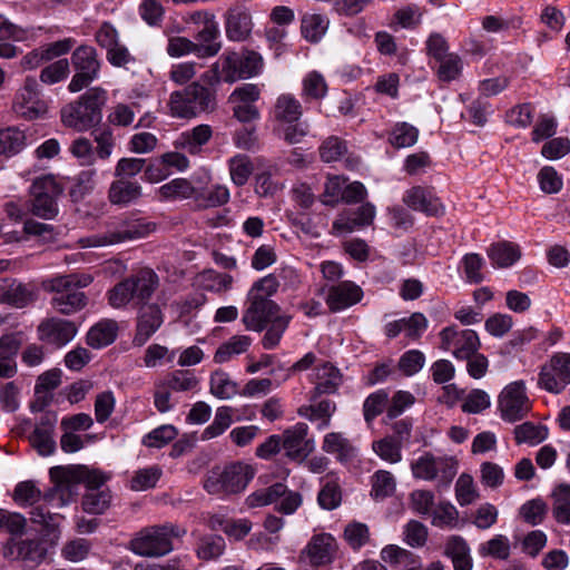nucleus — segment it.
<instances>
[{
  "mask_svg": "<svg viewBox=\"0 0 570 570\" xmlns=\"http://www.w3.org/2000/svg\"><path fill=\"white\" fill-rule=\"evenodd\" d=\"M50 478L53 488L48 491L43 499L47 502L59 501V505L68 504L77 494V485L85 483L87 491L105 490L102 488L108 476L102 472L89 469L85 465L55 466L50 469Z\"/></svg>",
  "mask_w": 570,
  "mask_h": 570,
  "instance_id": "nucleus-1",
  "label": "nucleus"
},
{
  "mask_svg": "<svg viewBox=\"0 0 570 570\" xmlns=\"http://www.w3.org/2000/svg\"><path fill=\"white\" fill-rule=\"evenodd\" d=\"M107 92L100 87L88 89L78 100L67 104L60 111L63 126L82 132L98 125L102 118V107Z\"/></svg>",
  "mask_w": 570,
  "mask_h": 570,
  "instance_id": "nucleus-2",
  "label": "nucleus"
},
{
  "mask_svg": "<svg viewBox=\"0 0 570 570\" xmlns=\"http://www.w3.org/2000/svg\"><path fill=\"white\" fill-rule=\"evenodd\" d=\"M91 282L90 275L69 274L46 281L43 288L55 294L51 305L58 313L71 315L87 305V296L79 289Z\"/></svg>",
  "mask_w": 570,
  "mask_h": 570,
  "instance_id": "nucleus-3",
  "label": "nucleus"
},
{
  "mask_svg": "<svg viewBox=\"0 0 570 570\" xmlns=\"http://www.w3.org/2000/svg\"><path fill=\"white\" fill-rule=\"evenodd\" d=\"M158 285L157 274L150 268H142L117 283L108 292L109 304L114 308H122L130 302L136 305L147 304Z\"/></svg>",
  "mask_w": 570,
  "mask_h": 570,
  "instance_id": "nucleus-4",
  "label": "nucleus"
},
{
  "mask_svg": "<svg viewBox=\"0 0 570 570\" xmlns=\"http://www.w3.org/2000/svg\"><path fill=\"white\" fill-rule=\"evenodd\" d=\"M216 107L214 92L198 82H191L181 90L170 94L168 108L175 118L191 119L199 114L213 111Z\"/></svg>",
  "mask_w": 570,
  "mask_h": 570,
  "instance_id": "nucleus-5",
  "label": "nucleus"
},
{
  "mask_svg": "<svg viewBox=\"0 0 570 570\" xmlns=\"http://www.w3.org/2000/svg\"><path fill=\"white\" fill-rule=\"evenodd\" d=\"M186 531L175 524L149 527L141 530L130 541V549L141 557H161L173 550L171 538L185 534Z\"/></svg>",
  "mask_w": 570,
  "mask_h": 570,
  "instance_id": "nucleus-6",
  "label": "nucleus"
},
{
  "mask_svg": "<svg viewBox=\"0 0 570 570\" xmlns=\"http://www.w3.org/2000/svg\"><path fill=\"white\" fill-rule=\"evenodd\" d=\"M156 230V224L145 218H131L121 222L116 229L102 235H92L78 240L82 248L102 247L127 240H137L149 236Z\"/></svg>",
  "mask_w": 570,
  "mask_h": 570,
  "instance_id": "nucleus-7",
  "label": "nucleus"
},
{
  "mask_svg": "<svg viewBox=\"0 0 570 570\" xmlns=\"http://www.w3.org/2000/svg\"><path fill=\"white\" fill-rule=\"evenodd\" d=\"M63 188L52 176L37 178L30 187V212L42 219H55L59 213L58 199Z\"/></svg>",
  "mask_w": 570,
  "mask_h": 570,
  "instance_id": "nucleus-8",
  "label": "nucleus"
},
{
  "mask_svg": "<svg viewBox=\"0 0 570 570\" xmlns=\"http://www.w3.org/2000/svg\"><path fill=\"white\" fill-rule=\"evenodd\" d=\"M253 476L250 465L235 462L226 465L223 471H212L204 487L210 494L238 493L245 490Z\"/></svg>",
  "mask_w": 570,
  "mask_h": 570,
  "instance_id": "nucleus-9",
  "label": "nucleus"
},
{
  "mask_svg": "<svg viewBox=\"0 0 570 570\" xmlns=\"http://www.w3.org/2000/svg\"><path fill=\"white\" fill-rule=\"evenodd\" d=\"M413 476L426 481L438 480V488H448L458 473V461L452 456H435L425 452L412 462Z\"/></svg>",
  "mask_w": 570,
  "mask_h": 570,
  "instance_id": "nucleus-10",
  "label": "nucleus"
},
{
  "mask_svg": "<svg viewBox=\"0 0 570 570\" xmlns=\"http://www.w3.org/2000/svg\"><path fill=\"white\" fill-rule=\"evenodd\" d=\"M71 63L75 75L68 85V90L75 94L87 88L98 77L100 62L96 49L82 45L73 50Z\"/></svg>",
  "mask_w": 570,
  "mask_h": 570,
  "instance_id": "nucleus-11",
  "label": "nucleus"
},
{
  "mask_svg": "<svg viewBox=\"0 0 570 570\" xmlns=\"http://www.w3.org/2000/svg\"><path fill=\"white\" fill-rule=\"evenodd\" d=\"M499 410L504 421L517 422L527 416L531 402L525 393L523 381L508 384L499 395Z\"/></svg>",
  "mask_w": 570,
  "mask_h": 570,
  "instance_id": "nucleus-12",
  "label": "nucleus"
},
{
  "mask_svg": "<svg viewBox=\"0 0 570 570\" xmlns=\"http://www.w3.org/2000/svg\"><path fill=\"white\" fill-rule=\"evenodd\" d=\"M570 384V353H556L539 374V385L550 393H560Z\"/></svg>",
  "mask_w": 570,
  "mask_h": 570,
  "instance_id": "nucleus-13",
  "label": "nucleus"
},
{
  "mask_svg": "<svg viewBox=\"0 0 570 570\" xmlns=\"http://www.w3.org/2000/svg\"><path fill=\"white\" fill-rule=\"evenodd\" d=\"M263 67L262 57L255 51L228 52L224 55V81L235 82L250 78Z\"/></svg>",
  "mask_w": 570,
  "mask_h": 570,
  "instance_id": "nucleus-14",
  "label": "nucleus"
},
{
  "mask_svg": "<svg viewBox=\"0 0 570 570\" xmlns=\"http://www.w3.org/2000/svg\"><path fill=\"white\" fill-rule=\"evenodd\" d=\"M441 348L452 351L459 360L470 358L480 347L478 334L472 330L459 331L455 326H449L440 332Z\"/></svg>",
  "mask_w": 570,
  "mask_h": 570,
  "instance_id": "nucleus-15",
  "label": "nucleus"
},
{
  "mask_svg": "<svg viewBox=\"0 0 570 570\" xmlns=\"http://www.w3.org/2000/svg\"><path fill=\"white\" fill-rule=\"evenodd\" d=\"M96 42L107 51V60L116 67H125L134 60L126 46L119 42L117 29L108 21L102 22L96 35Z\"/></svg>",
  "mask_w": 570,
  "mask_h": 570,
  "instance_id": "nucleus-16",
  "label": "nucleus"
},
{
  "mask_svg": "<svg viewBox=\"0 0 570 570\" xmlns=\"http://www.w3.org/2000/svg\"><path fill=\"white\" fill-rule=\"evenodd\" d=\"M38 82L33 77H27L18 91L12 105L13 111L28 120H33L46 112V106L39 100Z\"/></svg>",
  "mask_w": 570,
  "mask_h": 570,
  "instance_id": "nucleus-17",
  "label": "nucleus"
},
{
  "mask_svg": "<svg viewBox=\"0 0 570 570\" xmlns=\"http://www.w3.org/2000/svg\"><path fill=\"white\" fill-rule=\"evenodd\" d=\"M308 426L305 423H297L284 431L282 446L285 455L291 460L302 462L314 450V441L307 439Z\"/></svg>",
  "mask_w": 570,
  "mask_h": 570,
  "instance_id": "nucleus-18",
  "label": "nucleus"
},
{
  "mask_svg": "<svg viewBox=\"0 0 570 570\" xmlns=\"http://www.w3.org/2000/svg\"><path fill=\"white\" fill-rule=\"evenodd\" d=\"M243 324L249 331L262 332L269 322L279 316V306L272 299H247Z\"/></svg>",
  "mask_w": 570,
  "mask_h": 570,
  "instance_id": "nucleus-19",
  "label": "nucleus"
},
{
  "mask_svg": "<svg viewBox=\"0 0 570 570\" xmlns=\"http://www.w3.org/2000/svg\"><path fill=\"white\" fill-rule=\"evenodd\" d=\"M56 423L57 415L55 413L46 412L41 415L33 432L30 434L29 442L39 455L48 456L55 453L56 441L53 435Z\"/></svg>",
  "mask_w": 570,
  "mask_h": 570,
  "instance_id": "nucleus-20",
  "label": "nucleus"
},
{
  "mask_svg": "<svg viewBox=\"0 0 570 570\" xmlns=\"http://www.w3.org/2000/svg\"><path fill=\"white\" fill-rule=\"evenodd\" d=\"M38 333L42 342L61 347L75 337L77 327L70 321L52 317L40 323Z\"/></svg>",
  "mask_w": 570,
  "mask_h": 570,
  "instance_id": "nucleus-21",
  "label": "nucleus"
},
{
  "mask_svg": "<svg viewBox=\"0 0 570 570\" xmlns=\"http://www.w3.org/2000/svg\"><path fill=\"white\" fill-rule=\"evenodd\" d=\"M164 322V315L157 304L140 306L137 318L134 344L142 346L155 334Z\"/></svg>",
  "mask_w": 570,
  "mask_h": 570,
  "instance_id": "nucleus-22",
  "label": "nucleus"
},
{
  "mask_svg": "<svg viewBox=\"0 0 570 570\" xmlns=\"http://www.w3.org/2000/svg\"><path fill=\"white\" fill-rule=\"evenodd\" d=\"M253 21L248 9L243 6L229 8L225 13V31L232 41H245L252 33Z\"/></svg>",
  "mask_w": 570,
  "mask_h": 570,
  "instance_id": "nucleus-23",
  "label": "nucleus"
},
{
  "mask_svg": "<svg viewBox=\"0 0 570 570\" xmlns=\"http://www.w3.org/2000/svg\"><path fill=\"white\" fill-rule=\"evenodd\" d=\"M403 202L412 209L431 216L443 215L445 209L433 191L422 186L410 188L405 193Z\"/></svg>",
  "mask_w": 570,
  "mask_h": 570,
  "instance_id": "nucleus-24",
  "label": "nucleus"
},
{
  "mask_svg": "<svg viewBox=\"0 0 570 570\" xmlns=\"http://www.w3.org/2000/svg\"><path fill=\"white\" fill-rule=\"evenodd\" d=\"M336 552L335 539L326 533L317 534L312 538L303 551L309 563L313 566H322L330 563Z\"/></svg>",
  "mask_w": 570,
  "mask_h": 570,
  "instance_id": "nucleus-25",
  "label": "nucleus"
},
{
  "mask_svg": "<svg viewBox=\"0 0 570 570\" xmlns=\"http://www.w3.org/2000/svg\"><path fill=\"white\" fill-rule=\"evenodd\" d=\"M375 217V207L371 203L361 205L354 213H345L333 223V233H351L355 228L368 226Z\"/></svg>",
  "mask_w": 570,
  "mask_h": 570,
  "instance_id": "nucleus-26",
  "label": "nucleus"
},
{
  "mask_svg": "<svg viewBox=\"0 0 570 570\" xmlns=\"http://www.w3.org/2000/svg\"><path fill=\"white\" fill-rule=\"evenodd\" d=\"M272 114L277 125L292 124L301 120L303 106L294 95L282 94L276 98Z\"/></svg>",
  "mask_w": 570,
  "mask_h": 570,
  "instance_id": "nucleus-27",
  "label": "nucleus"
},
{
  "mask_svg": "<svg viewBox=\"0 0 570 570\" xmlns=\"http://www.w3.org/2000/svg\"><path fill=\"white\" fill-rule=\"evenodd\" d=\"M443 553L451 560L454 570H472L471 550L462 537L451 535L448 538Z\"/></svg>",
  "mask_w": 570,
  "mask_h": 570,
  "instance_id": "nucleus-28",
  "label": "nucleus"
},
{
  "mask_svg": "<svg viewBox=\"0 0 570 570\" xmlns=\"http://www.w3.org/2000/svg\"><path fill=\"white\" fill-rule=\"evenodd\" d=\"M362 289L350 282H344L330 289L327 304L331 311L347 308L361 301Z\"/></svg>",
  "mask_w": 570,
  "mask_h": 570,
  "instance_id": "nucleus-29",
  "label": "nucleus"
},
{
  "mask_svg": "<svg viewBox=\"0 0 570 570\" xmlns=\"http://www.w3.org/2000/svg\"><path fill=\"white\" fill-rule=\"evenodd\" d=\"M342 384V374L332 364H324L317 368V382L311 393V401L316 400L323 394H334Z\"/></svg>",
  "mask_w": 570,
  "mask_h": 570,
  "instance_id": "nucleus-30",
  "label": "nucleus"
},
{
  "mask_svg": "<svg viewBox=\"0 0 570 570\" xmlns=\"http://www.w3.org/2000/svg\"><path fill=\"white\" fill-rule=\"evenodd\" d=\"M141 197V186L128 179H117L110 184L108 199L114 205L127 206Z\"/></svg>",
  "mask_w": 570,
  "mask_h": 570,
  "instance_id": "nucleus-31",
  "label": "nucleus"
},
{
  "mask_svg": "<svg viewBox=\"0 0 570 570\" xmlns=\"http://www.w3.org/2000/svg\"><path fill=\"white\" fill-rule=\"evenodd\" d=\"M220 50V43L198 46L184 37L171 38L168 42L167 52L171 57H180L189 52H196L199 57H213Z\"/></svg>",
  "mask_w": 570,
  "mask_h": 570,
  "instance_id": "nucleus-32",
  "label": "nucleus"
},
{
  "mask_svg": "<svg viewBox=\"0 0 570 570\" xmlns=\"http://www.w3.org/2000/svg\"><path fill=\"white\" fill-rule=\"evenodd\" d=\"M118 324L112 320H102L95 324L87 333V343L92 348H102L115 342Z\"/></svg>",
  "mask_w": 570,
  "mask_h": 570,
  "instance_id": "nucleus-33",
  "label": "nucleus"
},
{
  "mask_svg": "<svg viewBox=\"0 0 570 570\" xmlns=\"http://www.w3.org/2000/svg\"><path fill=\"white\" fill-rule=\"evenodd\" d=\"M213 129L209 125H198L191 130L183 132L179 137V146L189 154H198L202 147L209 141Z\"/></svg>",
  "mask_w": 570,
  "mask_h": 570,
  "instance_id": "nucleus-34",
  "label": "nucleus"
},
{
  "mask_svg": "<svg viewBox=\"0 0 570 570\" xmlns=\"http://www.w3.org/2000/svg\"><path fill=\"white\" fill-rule=\"evenodd\" d=\"M488 256L495 266L505 268L520 259L521 249L513 243L501 242L490 246L488 249Z\"/></svg>",
  "mask_w": 570,
  "mask_h": 570,
  "instance_id": "nucleus-35",
  "label": "nucleus"
},
{
  "mask_svg": "<svg viewBox=\"0 0 570 570\" xmlns=\"http://www.w3.org/2000/svg\"><path fill=\"white\" fill-rule=\"evenodd\" d=\"M209 392L219 400H228L240 394L238 384L233 381L228 373L217 370L209 379Z\"/></svg>",
  "mask_w": 570,
  "mask_h": 570,
  "instance_id": "nucleus-36",
  "label": "nucleus"
},
{
  "mask_svg": "<svg viewBox=\"0 0 570 570\" xmlns=\"http://www.w3.org/2000/svg\"><path fill=\"white\" fill-rule=\"evenodd\" d=\"M335 410L336 405L334 402L322 400L317 403L299 407L298 414L309 421H320L318 428L324 429L328 426Z\"/></svg>",
  "mask_w": 570,
  "mask_h": 570,
  "instance_id": "nucleus-37",
  "label": "nucleus"
},
{
  "mask_svg": "<svg viewBox=\"0 0 570 570\" xmlns=\"http://www.w3.org/2000/svg\"><path fill=\"white\" fill-rule=\"evenodd\" d=\"M552 515L560 524H570V485L560 484L552 492Z\"/></svg>",
  "mask_w": 570,
  "mask_h": 570,
  "instance_id": "nucleus-38",
  "label": "nucleus"
},
{
  "mask_svg": "<svg viewBox=\"0 0 570 570\" xmlns=\"http://www.w3.org/2000/svg\"><path fill=\"white\" fill-rule=\"evenodd\" d=\"M94 141L96 147L94 149L95 157L100 160L109 159L117 146V139L114 130L109 126L97 128L92 131Z\"/></svg>",
  "mask_w": 570,
  "mask_h": 570,
  "instance_id": "nucleus-39",
  "label": "nucleus"
},
{
  "mask_svg": "<svg viewBox=\"0 0 570 570\" xmlns=\"http://www.w3.org/2000/svg\"><path fill=\"white\" fill-rule=\"evenodd\" d=\"M252 338L247 335H235L223 343L214 355L216 363L228 362L234 355H239L248 350Z\"/></svg>",
  "mask_w": 570,
  "mask_h": 570,
  "instance_id": "nucleus-40",
  "label": "nucleus"
},
{
  "mask_svg": "<svg viewBox=\"0 0 570 570\" xmlns=\"http://www.w3.org/2000/svg\"><path fill=\"white\" fill-rule=\"evenodd\" d=\"M328 28V19L318 13H307L302 18L301 30L303 37L309 42H317Z\"/></svg>",
  "mask_w": 570,
  "mask_h": 570,
  "instance_id": "nucleus-41",
  "label": "nucleus"
},
{
  "mask_svg": "<svg viewBox=\"0 0 570 570\" xmlns=\"http://www.w3.org/2000/svg\"><path fill=\"white\" fill-rule=\"evenodd\" d=\"M196 188L185 178H175L158 188L161 199H186L196 196Z\"/></svg>",
  "mask_w": 570,
  "mask_h": 570,
  "instance_id": "nucleus-42",
  "label": "nucleus"
},
{
  "mask_svg": "<svg viewBox=\"0 0 570 570\" xmlns=\"http://www.w3.org/2000/svg\"><path fill=\"white\" fill-rule=\"evenodd\" d=\"M226 548L225 539L218 534H207L199 539L196 554L200 560L210 561L219 558Z\"/></svg>",
  "mask_w": 570,
  "mask_h": 570,
  "instance_id": "nucleus-43",
  "label": "nucleus"
},
{
  "mask_svg": "<svg viewBox=\"0 0 570 570\" xmlns=\"http://www.w3.org/2000/svg\"><path fill=\"white\" fill-rule=\"evenodd\" d=\"M199 285L209 292L224 293L232 288L233 276L225 273H217L213 269L203 272L199 277Z\"/></svg>",
  "mask_w": 570,
  "mask_h": 570,
  "instance_id": "nucleus-44",
  "label": "nucleus"
},
{
  "mask_svg": "<svg viewBox=\"0 0 570 570\" xmlns=\"http://www.w3.org/2000/svg\"><path fill=\"white\" fill-rule=\"evenodd\" d=\"M163 381L173 392H188L195 390L199 380L186 370H176L167 374Z\"/></svg>",
  "mask_w": 570,
  "mask_h": 570,
  "instance_id": "nucleus-45",
  "label": "nucleus"
},
{
  "mask_svg": "<svg viewBox=\"0 0 570 570\" xmlns=\"http://www.w3.org/2000/svg\"><path fill=\"white\" fill-rule=\"evenodd\" d=\"M396 482L391 472L385 470L376 471L372 476L371 495L376 500H383L395 492Z\"/></svg>",
  "mask_w": 570,
  "mask_h": 570,
  "instance_id": "nucleus-46",
  "label": "nucleus"
},
{
  "mask_svg": "<svg viewBox=\"0 0 570 570\" xmlns=\"http://www.w3.org/2000/svg\"><path fill=\"white\" fill-rule=\"evenodd\" d=\"M111 494L108 489L87 491L82 498V509L90 514H101L110 505Z\"/></svg>",
  "mask_w": 570,
  "mask_h": 570,
  "instance_id": "nucleus-47",
  "label": "nucleus"
},
{
  "mask_svg": "<svg viewBox=\"0 0 570 570\" xmlns=\"http://www.w3.org/2000/svg\"><path fill=\"white\" fill-rule=\"evenodd\" d=\"M26 144L24 132L17 128L0 131V155L12 156L19 153Z\"/></svg>",
  "mask_w": 570,
  "mask_h": 570,
  "instance_id": "nucleus-48",
  "label": "nucleus"
},
{
  "mask_svg": "<svg viewBox=\"0 0 570 570\" xmlns=\"http://www.w3.org/2000/svg\"><path fill=\"white\" fill-rule=\"evenodd\" d=\"M322 449L326 453L336 454L341 461L347 460L353 454V446L350 441L341 433L335 432L325 435Z\"/></svg>",
  "mask_w": 570,
  "mask_h": 570,
  "instance_id": "nucleus-49",
  "label": "nucleus"
},
{
  "mask_svg": "<svg viewBox=\"0 0 570 570\" xmlns=\"http://www.w3.org/2000/svg\"><path fill=\"white\" fill-rule=\"evenodd\" d=\"M548 436V429L542 425H535L531 422H524L514 428V439L518 444L531 443L538 444Z\"/></svg>",
  "mask_w": 570,
  "mask_h": 570,
  "instance_id": "nucleus-50",
  "label": "nucleus"
},
{
  "mask_svg": "<svg viewBox=\"0 0 570 570\" xmlns=\"http://www.w3.org/2000/svg\"><path fill=\"white\" fill-rule=\"evenodd\" d=\"M510 541L502 534L494 535L489 541L480 544L479 554L481 557H492L494 559L507 560L510 556Z\"/></svg>",
  "mask_w": 570,
  "mask_h": 570,
  "instance_id": "nucleus-51",
  "label": "nucleus"
},
{
  "mask_svg": "<svg viewBox=\"0 0 570 570\" xmlns=\"http://www.w3.org/2000/svg\"><path fill=\"white\" fill-rule=\"evenodd\" d=\"M279 282L274 274H268L256 281L247 293V299H271L276 294Z\"/></svg>",
  "mask_w": 570,
  "mask_h": 570,
  "instance_id": "nucleus-52",
  "label": "nucleus"
},
{
  "mask_svg": "<svg viewBox=\"0 0 570 570\" xmlns=\"http://www.w3.org/2000/svg\"><path fill=\"white\" fill-rule=\"evenodd\" d=\"M373 451L384 461L389 463H397L402 460V444L396 442L392 436H385L372 444Z\"/></svg>",
  "mask_w": 570,
  "mask_h": 570,
  "instance_id": "nucleus-53",
  "label": "nucleus"
},
{
  "mask_svg": "<svg viewBox=\"0 0 570 570\" xmlns=\"http://www.w3.org/2000/svg\"><path fill=\"white\" fill-rule=\"evenodd\" d=\"M417 137L419 130L414 126L407 122H400L393 128L390 135V142L395 148H405L413 146L417 141Z\"/></svg>",
  "mask_w": 570,
  "mask_h": 570,
  "instance_id": "nucleus-54",
  "label": "nucleus"
},
{
  "mask_svg": "<svg viewBox=\"0 0 570 570\" xmlns=\"http://www.w3.org/2000/svg\"><path fill=\"white\" fill-rule=\"evenodd\" d=\"M232 412L233 410L229 406L218 407L213 423L208 425L203 432V440H210L223 434L233 422Z\"/></svg>",
  "mask_w": 570,
  "mask_h": 570,
  "instance_id": "nucleus-55",
  "label": "nucleus"
},
{
  "mask_svg": "<svg viewBox=\"0 0 570 570\" xmlns=\"http://www.w3.org/2000/svg\"><path fill=\"white\" fill-rule=\"evenodd\" d=\"M1 301L21 308L32 301V294L26 285L12 282L1 295Z\"/></svg>",
  "mask_w": 570,
  "mask_h": 570,
  "instance_id": "nucleus-56",
  "label": "nucleus"
},
{
  "mask_svg": "<svg viewBox=\"0 0 570 570\" xmlns=\"http://www.w3.org/2000/svg\"><path fill=\"white\" fill-rule=\"evenodd\" d=\"M289 320V316L281 315L269 322V326L262 340L264 348L272 350L278 345L284 332L288 326Z\"/></svg>",
  "mask_w": 570,
  "mask_h": 570,
  "instance_id": "nucleus-57",
  "label": "nucleus"
},
{
  "mask_svg": "<svg viewBox=\"0 0 570 570\" xmlns=\"http://www.w3.org/2000/svg\"><path fill=\"white\" fill-rule=\"evenodd\" d=\"M417 556L412 553L409 550H405L399 546L390 544L382 549L381 559L394 567H406L413 560H415Z\"/></svg>",
  "mask_w": 570,
  "mask_h": 570,
  "instance_id": "nucleus-58",
  "label": "nucleus"
},
{
  "mask_svg": "<svg viewBox=\"0 0 570 570\" xmlns=\"http://www.w3.org/2000/svg\"><path fill=\"white\" fill-rule=\"evenodd\" d=\"M70 73V65L68 59H59L47 67L40 72V80L47 85H53L60 82Z\"/></svg>",
  "mask_w": 570,
  "mask_h": 570,
  "instance_id": "nucleus-59",
  "label": "nucleus"
},
{
  "mask_svg": "<svg viewBox=\"0 0 570 570\" xmlns=\"http://www.w3.org/2000/svg\"><path fill=\"white\" fill-rule=\"evenodd\" d=\"M318 151L323 161L332 163L337 161L347 151V147L343 139L330 136L321 144Z\"/></svg>",
  "mask_w": 570,
  "mask_h": 570,
  "instance_id": "nucleus-60",
  "label": "nucleus"
},
{
  "mask_svg": "<svg viewBox=\"0 0 570 570\" xmlns=\"http://www.w3.org/2000/svg\"><path fill=\"white\" fill-rule=\"evenodd\" d=\"M440 63L438 69V78L441 81H452L460 77L463 63L462 59L456 53H451L438 61Z\"/></svg>",
  "mask_w": 570,
  "mask_h": 570,
  "instance_id": "nucleus-61",
  "label": "nucleus"
},
{
  "mask_svg": "<svg viewBox=\"0 0 570 570\" xmlns=\"http://www.w3.org/2000/svg\"><path fill=\"white\" fill-rule=\"evenodd\" d=\"M229 173L234 184L237 186L245 185L253 173L249 158L244 155L233 157L229 161Z\"/></svg>",
  "mask_w": 570,
  "mask_h": 570,
  "instance_id": "nucleus-62",
  "label": "nucleus"
},
{
  "mask_svg": "<svg viewBox=\"0 0 570 570\" xmlns=\"http://www.w3.org/2000/svg\"><path fill=\"white\" fill-rule=\"evenodd\" d=\"M161 476V469L154 465L138 470L131 479L130 488L135 491H145L154 488Z\"/></svg>",
  "mask_w": 570,
  "mask_h": 570,
  "instance_id": "nucleus-63",
  "label": "nucleus"
},
{
  "mask_svg": "<svg viewBox=\"0 0 570 570\" xmlns=\"http://www.w3.org/2000/svg\"><path fill=\"white\" fill-rule=\"evenodd\" d=\"M17 557L23 561L32 563H40L45 556L46 550L37 540H21L17 543Z\"/></svg>",
  "mask_w": 570,
  "mask_h": 570,
  "instance_id": "nucleus-64",
  "label": "nucleus"
}]
</instances>
